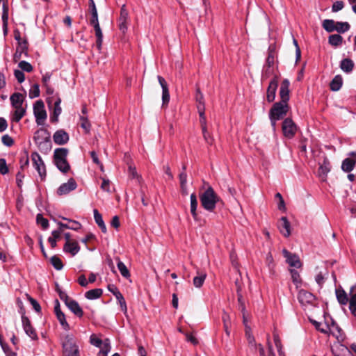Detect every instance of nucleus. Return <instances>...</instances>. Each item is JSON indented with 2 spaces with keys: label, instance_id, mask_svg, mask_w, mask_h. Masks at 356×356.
Returning <instances> with one entry per match:
<instances>
[{
  "label": "nucleus",
  "instance_id": "40",
  "mask_svg": "<svg viewBox=\"0 0 356 356\" xmlns=\"http://www.w3.org/2000/svg\"><path fill=\"white\" fill-rule=\"evenodd\" d=\"M258 346H259V352L260 356H275V355L273 352V346L270 343L269 341H268V355H266V354H265V350H264V347L261 344H259Z\"/></svg>",
  "mask_w": 356,
  "mask_h": 356
},
{
  "label": "nucleus",
  "instance_id": "59",
  "mask_svg": "<svg viewBox=\"0 0 356 356\" xmlns=\"http://www.w3.org/2000/svg\"><path fill=\"white\" fill-rule=\"evenodd\" d=\"M273 73V68L272 67L264 66L262 77L268 78Z\"/></svg>",
  "mask_w": 356,
  "mask_h": 356
},
{
  "label": "nucleus",
  "instance_id": "6",
  "mask_svg": "<svg viewBox=\"0 0 356 356\" xmlns=\"http://www.w3.org/2000/svg\"><path fill=\"white\" fill-rule=\"evenodd\" d=\"M288 111V104L279 102L273 104L269 112V115L276 117L277 119H282Z\"/></svg>",
  "mask_w": 356,
  "mask_h": 356
},
{
  "label": "nucleus",
  "instance_id": "48",
  "mask_svg": "<svg viewBox=\"0 0 356 356\" xmlns=\"http://www.w3.org/2000/svg\"><path fill=\"white\" fill-rule=\"evenodd\" d=\"M18 67L22 70V71L27 72H31L33 70L32 65L25 60L20 61L18 64Z\"/></svg>",
  "mask_w": 356,
  "mask_h": 356
},
{
  "label": "nucleus",
  "instance_id": "39",
  "mask_svg": "<svg viewBox=\"0 0 356 356\" xmlns=\"http://www.w3.org/2000/svg\"><path fill=\"white\" fill-rule=\"evenodd\" d=\"M37 146L38 147V148L40 149V150L41 152L47 153L48 152H49L51 150V147H52L51 138H48L47 140H46L44 142H42L40 144H38Z\"/></svg>",
  "mask_w": 356,
  "mask_h": 356
},
{
  "label": "nucleus",
  "instance_id": "47",
  "mask_svg": "<svg viewBox=\"0 0 356 356\" xmlns=\"http://www.w3.org/2000/svg\"><path fill=\"white\" fill-rule=\"evenodd\" d=\"M331 332L338 340L343 339V330L337 325L333 324Z\"/></svg>",
  "mask_w": 356,
  "mask_h": 356
},
{
  "label": "nucleus",
  "instance_id": "52",
  "mask_svg": "<svg viewBox=\"0 0 356 356\" xmlns=\"http://www.w3.org/2000/svg\"><path fill=\"white\" fill-rule=\"evenodd\" d=\"M1 141L7 147H11L14 144V140L8 134L1 137Z\"/></svg>",
  "mask_w": 356,
  "mask_h": 356
},
{
  "label": "nucleus",
  "instance_id": "2",
  "mask_svg": "<svg viewBox=\"0 0 356 356\" xmlns=\"http://www.w3.org/2000/svg\"><path fill=\"white\" fill-rule=\"evenodd\" d=\"M68 153L69 150L64 147L56 148L54 152V162L57 168L63 173H67L70 169V165L67 161Z\"/></svg>",
  "mask_w": 356,
  "mask_h": 356
},
{
  "label": "nucleus",
  "instance_id": "50",
  "mask_svg": "<svg viewBox=\"0 0 356 356\" xmlns=\"http://www.w3.org/2000/svg\"><path fill=\"white\" fill-rule=\"evenodd\" d=\"M290 273L291 275V279L294 284H296L297 286L298 284L300 283L301 279L299 273L294 269L290 270Z\"/></svg>",
  "mask_w": 356,
  "mask_h": 356
},
{
  "label": "nucleus",
  "instance_id": "18",
  "mask_svg": "<svg viewBox=\"0 0 356 356\" xmlns=\"http://www.w3.org/2000/svg\"><path fill=\"white\" fill-rule=\"evenodd\" d=\"M298 298L300 303L302 305L312 304L315 300L314 296L312 293L305 290H300L299 291Z\"/></svg>",
  "mask_w": 356,
  "mask_h": 356
},
{
  "label": "nucleus",
  "instance_id": "11",
  "mask_svg": "<svg viewBox=\"0 0 356 356\" xmlns=\"http://www.w3.org/2000/svg\"><path fill=\"white\" fill-rule=\"evenodd\" d=\"M90 25L92 26L95 30V34L97 38L96 47L99 51L102 49L103 42V33L99 26V20H89Z\"/></svg>",
  "mask_w": 356,
  "mask_h": 356
},
{
  "label": "nucleus",
  "instance_id": "51",
  "mask_svg": "<svg viewBox=\"0 0 356 356\" xmlns=\"http://www.w3.org/2000/svg\"><path fill=\"white\" fill-rule=\"evenodd\" d=\"M90 343L93 346L98 348H101V346H102L104 344V341L102 339L97 338L95 334H92L90 336Z\"/></svg>",
  "mask_w": 356,
  "mask_h": 356
},
{
  "label": "nucleus",
  "instance_id": "54",
  "mask_svg": "<svg viewBox=\"0 0 356 356\" xmlns=\"http://www.w3.org/2000/svg\"><path fill=\"white\" fill-rule=\"evenodd\" d=\"M170 101V93L168 88H165L162 90V102L163 106L168 104Z\"/></svg>",
  "mask_w": 356,
  "mask_h": 356
},
{
  "label": "nucleus",
  "instance_id": "44",
  "mask_svg": "<svg viewBox=\"0 0 356 356\" xmlns=\"http://www.w3.org/2000/svg\"><path fill=\"white\" fill-rule=\"evenodd\" d=\"M50 261H51V264H52V266L54 267L55 269L60 270L63 268V262L58 257L54 255V256L51 257Z\"/></svg>",
  "mask_w": 356,
  "mask_h": 356
},
{
  "label": "nucleus",
  "instance_id": "37",
  "mask_svg": "<svg viewBox=\"0 0 356 356\" xmlns=\"http://www.w3.org/2000/svg\"><path fill=\"white\" fill-rule=\"evenodd\" d=\"M336 23L333 19H325L323 22V27L326 31L331 33L335 31Z\"/></svg>",
  "mask_w": 356,
  "mask_h": 356
},
{
  "label": "nucleus",
  "instance_id": "57",
  "mask_svg": "<svg viewBox=\"0 0 356 356\" xmlns=\"http://www.w3.org/2000/svg\"><path fill=\"white\" fill-rule=\"evenodd\" d=\"M344 6V3L342 1H337L334 2L332 6V12H338L343 9Z\"/></svg>",
  "mask_w": 356,
  "mask_h": 356
},
{
  "label": "nucleus",
  "instance_id": "63",
  "mask_svg": "<svg viewBox=\"0 0 356 356\" xmlns=\"http://www.w3.org/2000/svg\"><path fill=\"white\" fill-rule=\"evenodd\" d=\"M222 320L223 321L224 327H229L230 325V316L226 312H223L222 315Z\"/></svg>",
  "mask_w": 356,
  "mask_h": 356
},
{
  "label": "nucleus",
  "instance_id": "17",
  "mask_svg": "<svg viewBox=\"0 0 356 356\" xmlns=\"http://www.w3.org/2000/svg\"><path fill=\"white\" fill-rule=\"evenodd\" d=\"M289 86L290 82L288 79H284L280 88V96L282 102L287 103L289 99Z\"/></svg>",
  "mask_w": 356,
  "mask_h": 356
},
{
  "label": "nucleus",
  "instance_id": "10",
  "mask_svg": "<svg viewBox=\"0 0 356 356\" xmlns=\"http://www.w3.org/2000/svg\"><path fill=\"white\" fill-rule=\"evenodd\" d=\"M129 13L126 9L125 5H123L120 10V14L118 19V27L120 31L125 33L128 28Z\"/></svg>",
  "mask_w": 356,
  "mask_h": 356
},
{
  "label": "nucleus",
  "instance_id": "1",
  "mask_svg": "<svg viewBox=\"0 0 356 356\" xmlns=\"http://www.w3.org/2000/svg\"><path fill=\"white\" fill-rule=\"evenodd\" d=\"M200 200L202 207L209 212H213L218 204H223L222 200L211 186L200 194Z\"/></svg>",
  "mask_w": 356,
  "mask_h": 356
},
{
  "label": "nucleus",
  "instance_id": "22",
  "mask_svg": "<svg viewBox=\"0 0 356 356\" xmlns=\"http://www.w3.org/2000/svg\"><path fill=\"white\" fill-rule=\"evenodd\" d=\"M65 305L76 316L79 318L83 316V309L76 300L71 299Z\"/></svg>",
  "mask_w": 356,
  "mask_h": 356
},
{
  "label": "nucleus",
  "instance_id": "35",
  "mask_svg": "<svg viewBox=\"0 0 356 356\" xmlns=\"http://www.w3.org/2000/svg\"><path fill=\"white\" fill-rule=\"evenodd\" d=\"M88 12L91 15L90 20H95V21L99 20L97 10L94 0H89Z\"/></svg>",
  "mask_w": 356,
  "mask_h": 356
},
{
  "label": "nucleus",
  "instance_id": "62",
  "mask_svg": "<svg viewBox=\"0 0 356 356\" xmlns=\"http://www.w3.org/2000/svg\"><path fill=\"white\" fill-rule=\"evenodd\" d=\"M274 62H275V57H274L273 53L270 51V52H269L268 56L266 58L265 65L273 67V66L274 65Z\"/></svg>",
  "mask_w": 356,
  "mask_h": 356
},
{
  "label": "nucleus",
  "instance_id": "64",
  "mask_svg": "<svg viewBox=\"0 0 356 356\" xmlns=\"http://www.w3.org/2000/svg\"><path fill=\"white\" fill-rule=\"evenodd\" d=\"M101 188L106 192H110V181L108 179H103Z\"/></svg>",
  "mask_w": 356,
  "mask_h": 356
},
{
  "label": "nucleus",
  "instance_id": "13",
  "mask_svg": "<svg viewBox=\"0 0 356 356\" xmlns=\"http://www.w3.org/2000/svg\"><path fill=\"white\" fill-rule=\"evenodd\" d=\"M284 257L286 258V262L291 267L299 268L302 266V263L299 257L296 254H292L286 249L282 250Z\"/></svg>",
  "mask_w": 356,
  "mask_h": 356
},
{
  "label": "nucleus",
  "instance_id": "28",
  "mask_svg": "<svg viewBox=\"0 0 356 356\" xmlns=\"http://www.w3.org/2000/svg\"><path fill=\"white\" fill-rule=\"evenodd\" d=\"M61 102L60 98L58 97L56 102H54V108L53 115L51 116L50 120L52 122H58V118L59 115L61 113L62 109L60 106Z\"/></svg>",
  "mask_w": 356,
  "mask_h": 356
},
{
  "label": "nucleus",
  "instance_id": "41",
  "mask_svg": "<svg viewBox=\"0 0 356 356\" xmlns=\"http://www.w3.org/2000/svg\"><path fill=\"white\" fill-rule=\"evenodd\" d=\"M335 28L336 31H337L338 33H343L348 31L350 29V26L348 22H337L336 23Z\"/></svg>",
  "mask_w": 356,
  "mask_h": 356
},
{
  "label": "nucleus",
  "instance_id": "20",
  "mask_svg": "<svg viewBox=\"0 0 356 356\" xmlns=\"http://www.w3.org/2000/svg\"><path fill=\"white\" fill-rule=\"evenodd\" d=\"M278 229L284 236L288 237L290 236L291 225L286 217L283 216L280 218L278 224Z\"/></svg>",
  "mask_w": 356,
  "mask_h": 356
},
{
  "label": "nucleus",
  "instance_id": "38",
  "mask_svg": "<svg viewBox=\"0 0 356 356\" xmlns=\"http://www.w3.org/2000/svg\"><path fill=\"white\" fill-rule=\"evenodd\" d=\"M241 287L238 286L237 290V296H238V307L241 309V312L243 313V318L245 317V302L243 300V296L241 294Z\"/></svg>",
  "mask_w": 356,
  "mask_h": 356
},
{
  "label": "nucleus",
  "instance_id": "26",
  "mask_svg": "<svg viewBox=\"0 0 356 356\" xmlns=\"http://www.w3.org/2000/svg\"><path fill=\"white\" fill-rule=\"evenodd\" d=\"M190 200H191V205H190V210L191 215L194 220H197V196L195 193H192L190 196Z\"/></svg>",
  "mask_w": 356,
  "mask_h": 356
},
{
  "label": "nucleus",
  "instance_id": "49",
  "mask_svg": "<svg viewBox=\"0 0 356 356\" xmlns=\"http://www.w3.org/2000/svg\"><path fill=\"white\" fill-rule=\"evenodd\" d=\"M81 127L85 130L86 132L88 133L90 129V124L87 117L81 116L80 118Z\"/></svg>",
  "mask_w": 356,
  "mask_h": 356
},
{
  "label": "nucleus",
  "instance_id": "31",
  "mask_svg": "<svg viewBox=\"0 0 356 356\" xmlns=\"http://www.w3.org/2000/svg\"><path fill=\"white\" fill-rule=\"evenodd\" d=\"M356 161L353 159L347 158L342 162L341 168L344 172H350L355 165Z\"/></svg>",
  "mask_w": 356,
  "mask_h": 356
},
{
  "label": "nucleus",
  "instance_id": "8",
  "mask_svg": "<svg viewBox=\"0 0 356 356\" xmlns=\"http://www.w3.org/2000/svg\"><path fill=\"white\" fill-rule=\"evenodd\" d=\"M63 347L66 356H79V348L72 338L67 337Z\"/></svg>",
  "mask_w": 356,
  "mask_h": 356
},
{
  "label": "nucleus",
  "instance_id": "12",
  "mask_svg": "<svg viewBox=\"0 0 356 356\" xmlns=\"http://www.w3.org/2000/svg\"><path fill=\"white\" fill-rule=\"evenodd\" d=\"M77 187L76 182L73 178H70L67 183L61 184L57 190V194L60 196L68 194Z\"/></svg>",
  "mask_w": 356,
  "mask_h": 356
},
{
  "label": "nucleus",
  "instance_id": "15",
  "mask_svg": "<svg viewBox=\"0 0 356 356\" xmlns=\"http://www.w3.org/2000/svg\"><path fill=\"white\" fill-rule=\"evenodd\" d=\"M278 86V78L275 76L269 83L267 88L266 99L268 102H273L275 99L276 90Z\"/></svg>",
  "mask_w": 356,
  "mask_h": 356
},
{
  "label": "nucleus",
  "instance_id": "24",
  "mask_svg": "<svg viewBox=\"0 0 356 356\" xmlns=\"http://www.w3.org/2000/svg\"><path fill=\"white\" fill-rule=\"evenodd\" d=\"M63 250L64 252L70 253L72 256H74L79 252L80 247L77 242L68 241L64 245Z\"/></svg>",
  "mask_w": 356,
  "mask_h": 356
},
{
  "label": "nucleus",
  "instance_id": "30",
  "mask_svg": "<svg viewBox=\"0 0 356 356\" xmlns=\"http://www.w3.org/2000/svg\"><path fill=\"white\" fill-rule=\"evenodd\" d=\"M207 277V274L202 272H197V275L193 278V283L196 288H200Z\"/></svg>",
  "mask_w": 356,
  "mask_h": 356
},
{
  "label": "nucleus",
  "instance_id": "60",
  "mask_svg": "<svg viewBox=\"0 0 356 356\" xmlns=\"http://www.w3.org/2000/svg\"><path fill=\"white\" fill-rule=\"evenodd\" d=\"M29 300L31 305L33 306V308L35 309V311L36 312H40L41 307L40 304L38 302V301L30 296L29 297Z\"/></svg>",
  "mask_w": 356,
  "mask_h": 356
},
{
  "label": "nucleus",
  "instance_id": "4",
  "mask_svg": "<svg viewBox=\"0 0 356 356\" xmlns=\"http://www.w3.org/2000/svg\"><path fill=\"white\" fill-rule=\"evenodd\" d=\"M33 113L36 123L38 125H42L47 118V113L44 109V102L42 100H38L33 104Z\"/></svg>",
  "mask_w": 356,
  "mask_h": 356
},
{
  "label": "nucleus",
  "instance_id": "21",
  "mask_svg": "<svg viewBox=\"0 0 356 356\" xmlns=\"http://www.w3.org/2000/svg\"><path fill=\"white\" fill-rule=\"evenodd\" d=\"M331 165L327 159H324L323 163L320 165L318 173L322 181H325L328 172L330 171Z\"/></svg>",
  "mask_w": 356,
  "mask_h": 356
},
{
  "label": "nucleus",
  "instance_id": "42",
  "mask_svg": "<svg viewBox=\"0 0 356 356\" xmlns=\"http://www.w3.org/2000/svg\"><path fill=\"white\" fill-rule=\"evenodd\" d=\"M118 270H120L121 275L124 277L128 278L130 277V273H129V270L127 269L125 264L120 260H119L118 262Z\"/></svg>",
  "mask_w": 356,
  "mask_h": 356
},
{
  "label": "nucleus",
  "instance_id": "14",
  "mask_svg": "<svg viewBox=\"0 0 356 356\" xmlns=\"http://www.w3.org/2000/svg\"><path fill=\"white\" fill-rule=\"evenodd\" d=\"M108 290L112 293L117 300L118 301V303L120 305L122 311L126 312H127V304L125 302V300L122 296V294L120 293V291L118 290L117 286L114 284H108Z\"/></svg>",
  "mask_w": 356,
  "mask_h": 356
},
{
  "label": "nucleus",
  "instance_id": "53",
  "mask_svg": "<svg viewBox=\"0 0 356 356\" xmlns=\"http://www.w3.org/2000/svg\"><path fill=\"white\" fill-rule=\"evenodd\" d=\"M8 172V168L5 159H0V173L6 175Z\"/></svg>",
  "mask_w": 356,
  "mask_h": 356
},
{
  "label": "nucleus",
  "instance_id": "56",
  "mask_svg": "<svg viewBox=\"0 0 356 356\" xmlns=\"http://www.w3.org/2000/svg\"><path fill=\"white\" fill-rule=\"evenodd\" d=\"M351 296L349 300V305H356V285L350 289Z\"/></svg>",
  "mask_w": 356,
  "mask_h": 356
},
{
  "label": "nucleus",
  "instance_id": "58",
  "mask_svg": "<svg viewBox=\"0 0 356 356\" xmlns=\"http://www.w3.org/2000/svg\"><path fill=\"white\" fill-rule=\"evenodd\" d=\"M14 75L19 83H21L24 81L25 76L22 70H15L14 72Z\"/></svg>",
  "mask_w": 356,
  "mask_h": 356
},
{
  "label": "nucleus",
  "instance_id": "23",
  "mask_svg": "<svg viewBox=\"0 0 356 356\" xmlns=\"http://www.w3.org/2000/svg\"><path fill=\"white\" fill-rule=\"evenodd\" d=\"M62 219L69 222V224L63 223L61 222H57L58 225L59 226V228H60L62 230H63V229L78 230L81 227V224L76 220H70L65 217H62Z\"/></svg>",
  "mask_w": 356,
  "mask_h": 356
},
{
  "label": "nucleus",
  "instance_id": "5",
  "mask_svg": "<svg viewBox=\"0 0 356 356\" xmlns=\"http://www.w3.org/2000/svg\"><path fill=\"white\" fill-rule=\"evenodd\" d=\"M20 313L22 314V322L23 329L25 333L33 340H37L38 339V334L35 330L31 324V321L28 317L25 316L24 309L21 307Z\"/></svg>",
  "mask_w": 356,
  "mask_h": 356
},
{
  "label": "nucleus",
  "instance_id": "55",
  "mask_svg": "<svg viewBox=\"0 0 356 356\" xmlns=\"http://www.w3.org/2000/svg\"><path fill=\"white\" fill-rule=\"evenodd\" d=\"M266 263L268 267V269L270 272H272L273 270V268H274V262H273V258L271 255L270 253H268L267 255H266Z\"/></svg>",
  "mask_w": 356,
  "mask_h": 356
},
{
  "label": "nucleus",
  "instance_id": "45",
  "mask_svg": "<svg viewBox=\"0 0 356 356\" xmlns=\"http://www.w3.org/2000/svg\"><path fill=\"white\" fill-rule=\"evenodd\" d=\"M36 222L38 225H40L43 229H47L49 227V221L44 218L42 214L38 213L36 216Z\"/></svg>",
  "mask_w": 356,
  "mask_h": 356
},
{
  "label": "nucleus",
  "instance_id": "25",
  "mask_svg": "<svg viewBox=\"0 0 356 356\" xmlns=\"http://www.w3.org/2000/svg\"><path fill=\"white\" fill-rule=\"evenodd\" d=\"M195 100L197 102V108L198 113H201V114L202 115L203 111H205V103L204 95L201 92L200 89L199 88H197L196 90Z\"/></svg>",
  "mask_w": 356,
  "mask_h": 356
},
{
  "label": "nucleus",
  "instance_id": "7",
  "mask_svg": "<svg viewBox=\"0 0 356 356\" xmlns=\"http://www.w3.org/2000/svg\"><path fill=\"white\" fill-rule=\"evenodd\" d=\"M31 159L33 161V166L38 171L41 179H43L47 175L45 165L41 158V156L37 152H33L31 154Z\"/></svg>",
  "mask_w": 356,
  "mask_h": 356
},
{
  "label": "nucleus",
  "instance_id": "32",
  "mask_svg": "<svg viewBox=\"0 0 356 356\" xmlns=\"http://www.w3.org/2000/svg\"><path fill=\"white\" fill-rule=\"evenodd\" d=\"M336 296L337 298L338 302L341 305H346L348 302V298L347 296L346 293L343 289H336Z\"/></svg>",
  "mask_w": 356,
  "mask_h": 356
},
{
  "label": "nucleus",
  "instance_id": "33",
  "mask_svg": "<svg viewBox=\"0 0 356 356\" xmlns=\"http://www.w3.org/2000/svg\"><path fill=\"white\" fill-rule=\"evenodd\" d=\"M103 291L101 289H94L87 291L85 297L88 300H95L99 298L102 295Z\"/></svg>",
  "mask_w": 356,
  "mask_h": 356
},
{
  "label": "nucleus",
  "instance_id": "46",
  "mask_svg": "<svg viewBox=\"0 0 356 356\" xmlns=\"http://www.w3.org/2000/svg\"><path fill=\"white\" fill-rule=\"evenodd\" d=\"M40 95V88L39 85L38 83H35L32 86L29 90V96L31 99H33L39 97Z\"/></svg>",
  "mask_w": 356,
  "mask_h": 356
},
{
  "label": "nucleus",
  "instance_id": "3",
  "mask_svg": "<svg viewBox=\"0 0 356 356\" xmlns=\"http://www.w3.org/2000/svg\"><path fill=\"white\" fill-rule=\"evenodd\" d=\"M10 100L12 106L15 109L12 120L18 122L26 113V109L22 107L24 102L23 95L21 93L15 92L10 96Z\"/></svg>",
  "mask_w": 356,
  "mask_h": 356
},
{
  "label": "nucleus",
  "instance_id": "19",
  "mask_svg": "<svg viewBox=\"0 0 356 356\" xmlns=\"http://www.w3.org/2000/svg\"><path fill=\"white\" fill-rule=\"evenodd\" d=\"M50 138V133L46 129L40 128L34 133L33 140L38 145Z\"/></svg>",
  "mask_w": 356,
  "mask_h": 356
},
{
  "label": "nucleus",
  "instance_id": "9",
  "mask_svg": "<svg viewBox=\"0 0 356 356\" xmlns=\"http://www.w3.org/2000/svg\"><path fill=\"white\" fill-rule=\"evenodd\" d=\"M282 131L285 137L292 138L297 130V127L291 118H286L282 122Z\"/></svg>",
  "mask_w": 356,
  "mask_h": 356
},
{
  "label": "nucleus",
  "instance_id": "27",
  "mask_svg": "<svg viewBox=\"0 0 356 356\" xmlns=\"http://www.w3.org/2000/svg\"><path fill=\"white\" fill-rule=\"evenodd\" d=\"M343 84V79L341 75H336L330 83V90L337 92L340 90Z\"/></svg>",
  "mask_w": 356,
  "mask_h": 356
},
{
  "label": "nucleus",
  "instance_id": "34",
  "mask_svg": "<svg viewBox=\"0 0 356 356\" xmlns=\"http://www.w3.org/2000/svg\"><path fill=\"white\" fill-rule=\"evenodd\" d=\"M343 38L339 34H333L329 36L328 42L333 47H339L342 44Z\"/></svg>",
  "mask_w": 356,
  "mask_h": 356
},
{
  "label": "nucleus",
  "instance_id": "43",
  "mask_svg": "<svg viewBox=\"0 0 356 356\" xmlns=\"http://www.w3.org/2000/svg\"><path fill=\"white\" fill-rule=\"evenodd\" d=\"M56 316L63 328L65 330H70V325L65 319V315L64 314V313L60 312L58 313V314H56Z\"/></svg>",
  "mask_w": 356,
  "mask_h": 356
},
{
  "label": "nucleus",
  "instance_id": "61",
  "mask_svg": "<svg viewBox=\"0 0 356 356\" xmlns=\"http://www.w3.org/2000/svg\"><path fill=\"white\" fill-rule=\"evenodd\" d=\"M93 213L95 220L96 223L98 225V226L104 223L102 215L99 213V211L97 209H94Z\"/></svg>",
  "mask_w": 356,
  "mask_h": 356
},
{
  "label": "nucleus",
  "instance_id": "29",
  "mask_svg": "<svg viewBox=\"0 0 356 356\" xmlns=\"http://www.w3.org/2000/svg\"><path fill=\"white\" fill-rule=\"evenodd\" d=\"M340 67L343 72L350 73L354 67V63L350 58H344L341 61Z\"/></svg>",
  "mask_w": 356,
  "mask_h": 356
},
{
  "label": "nucleus",
  "instance_id": "36",
  "mask_svg": "<svg viewBox=\"0 0 356 356\" xmlns=\"http://www.w3.org/2000/svg\"><path fill=\"white\" fill-rule=\"evenodd\" d=\"M100 350L97 355V356H107L108 353L111 350V345L110 341L108 339L104 341V344L101 346Z\"/></svg>",
  "mask_w": 356,
  "mask_h": 356
},
{
  "label": "nucleus",
  "instance_id": "16",
  "mask_svg": "<svg viewBox=\"0 0 356 356\" xmlns=\"http://www.w3.org/2000/svg\"><path fill=\"white\" fill-rule=\"evenodd\" d=\"M69 135L63 129L56 131L53 135L54 143L58 145H63L69 141Z\"/></svg>",
  "mask_w": 356,
  "mask_h": 356
}]
</instances>
